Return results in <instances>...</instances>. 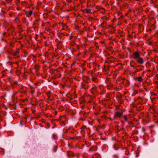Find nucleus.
Wrapping results in <instances>:
<instances>
[{
    "label": "nucleus",
    "mask_w": 158,
    "mask_h": 158,
    "mask_svg": "<svg viewBox=\"0 0 158 158\" xmlns=\"http://www.w3.org/2000/svg\"><path fill=\"white\" fill-rule=\"evenodd\" d=\"M19 1H17V2H16V3H15L17 5L18 4H19Z\"/></svg>",
    "instance_id": "obj_21"
},
{
    "label": "nucleus",
    "mask_w": 158,
    "mask_h": 158,
    "mask_svg": "<svg viewBox=\"0 0 158 158\" xmlns=\"http://www.w3.org/2000/svg\"><path fill=\"white\" fill-rule=\"evenodd\" d=\"M124 119L125 120V121L127 122V118L126 116V115H124Z\"/></svg>",
    "instance_id": "obj_14"
},
{
    "label": "nucleus",
    "mask_w": 158,
    "mask_h": 158,
    "mask_svg": "<svg viewBox=\"0 0 158 158\" xmlns=\"http://www.w3.org/2000/svg\"><path fill=\"white\" fill-rule=\"evenodd\" d=\"M91 80L94 82H97L98 79L96 77H91Z\"/></svg>",
    "instance_id": "obj_9"
},
{
    "label": "nucleus",
    "mask_w": 158,
    "mask_h": 158,
    "mask_svg": "<svg viewBox=\"0 0 158 158\" xmlns=\"http://www.w3.org/2000/svg\"><path fill=\"white\" fill-rule=\"evenodd\" d=\"M96 90L97 87L96 86L93 87L90 89L91 92L94 95H95L96 94Z\"/></svg>",
    "instance_id": "obj_4"
},
{
    "label": "nucleus",
    "mask_w": 158,
    "mask_h": 158,
    "mask_svg": "<svg viewBox=\"0 0 158 158\" xmlns=\"http://www.w3.org/2000/svg\"><path fill=\"white\" fill-rule=\"evenodd\" d=\"M138 92L137 90H135L133 93V95L135 96L138 93Z\"/></svg>",
    "instance_id": "obj_13"
},
{
    "label": "nucleus",
    "mask_w": 158,
    "mask_h": 158,
    "mask_svg": "<svg viewBox=\"0 0 158 158\" xmlns=\"http://www.w3.org/2000/svg\"><path fill=\"white\" fill-rule=\"evenodd\" d=\"M33 12L32 10H30L29 11H26V14L27 16L29 17L32 15Z\"/></svg>",
    "instance_id": "obj_8"
},
{
    "label": "nucleus",
    "mask_w": 158,
    "mask_h": 158,
    "mask_svg": "<svg viewBox=\"0 0 158 158\" xmlns=\"http://www.w3.org/2000/svg\"><path fill=\"white\" fill-rule=\"evenodd\" d=\"M142 77H138V81L139 82H141L142 81Z\"/></svg>",
    "instance_id": "obj_12"
},
{
    "label": "nucleus",
    "mask_w": 158,
    "mask_h": 158,
    "mask_svg": "<svg viewBox=\"0 0 158 158\" xmlns=\"http://www.w3.org/2000/svg\"><path fill=\"white\" fill-rule=\"evenodd\" d=\"M15 21L16 23L17 24H19V20L18 17H16L15 19Z\"/></svg>",
    "instance_id": "obj_10"
},
{
    "label": "nucleus",
    "mask_w": 158,
    "mask_h": 158,
    "mask_svg": "<svg viewBox=\"0 0 158 158\" xmlns=\"http://www.w3.org/2000/svg\"><path fill=\"white\" fill-rule=\"evenodd\" d=\"M6 34V33H4V35H5Z\"/></svg>",
    "instance_id": "obj_23"
},
{
    "label": "nucleus",
    "mask_w": 158,
    "mask_h": 158,
    "mask_svg": "<svg viewBox=\"0 0 158 158\" xmlns=\"http://www.w3.org/2000/svg\"><path fill=\"white\" fill-rule=\"evenodd\" d=\"M72 0H67V2L68 3L71 2Z\"/></svg>",
    "instance_id": "obj_20"
},
{
    "label": "nucleus",
    "mask_w": 158,
    "mask_h": 158,
    "mask_svg": "<svg viewBox=\"0 0 158 158\" xmlns=\"http://www.w3.org/2000/svg\"><path fill=\"white\" fill-rule=\"evenodd\" d=\"M53 137L54 139H56V135H53Z\"/></svg>",
    "instance_id": "obj_18"
},
{
    "label": "nucleus",
    "mask_w": 158,
    "mask_h": 158,
    "mask_svg": "<svg viewBox=\"0 0 158 158\" xmlns=\"http://www.w3.org/2000/svg\"><path fill=\"white\" fill-rule=\"evenodd\" d=\"M82 80L83 81L82 82H85L86 83L89 82L88 78L85 76H83L82 77Z\"/></svg>",
    "instance_id": "obj_6"
},
{
    "label": "nucleus",
    "mask_w": 158,
    "mask_h": 158,
    "mask_svg": "<svg viewBox=\"0 0 158 158\" xmlns=\"http://www.w3.org/2000/svg\"><path fill=\"white\" fill-rule=\"evenodd\" d=\"M89 85L90 84L89 82H82L81 83V88L85 89H88Z\"/></svg>",
    "instance_id": "obj_1"
},
{
    "label": "nucleus",
    "mask_w": 158,
    "mask_h": 158,
    "mask_svg": "<svg viewBox=\"0 0 158 158\" xmlns=\"http://www.w3.org/2000/svg\"><path fill=\"white\" fill-rule=\"evenodd\" d=\"M85 10H86V12L87 13H89L90 14L92 13L91 9H90L88 8H86Z\"/></svg>",
    "instance_id": "obj_11"
},
{
    "label": "nucleus",
    "mask_w": 158,
    "mask_h": 158,
    "mask_svg": "<svg viewBox=\"0 0 158 158\" xmlns=\"http://www.w3.org/2000/svg\"><path fill=\"white\" fill-rule=\"evenodd\" d=\"M91 149H89V151H91Z\"/></svg>",
    "instance_id": "obj_25"
},
{
    "label": "nucleus",
    "mask_w": 158,
    "mask_h": 158,
    "mask_svg": "<svg viewBox=\"0 0 158 158\" xmlns=\"http://www.w3.org/2000/svg\"><path fill=\"white\" fill-rule=\"evenodd\" d=\"M38 20H38V19H37V20H36L35 21H38Z\"/></svg>",
    "instance_id": "obj_22"
},
{
    "label": "nucleus",
    "mask_w": 158,
    "mask_h": 158,
    "mask_svg": "<svg viewBox=\"0 0 158 158\" xmlns=\"http://www.w3.org/2000/svg\"><path fill=\"white\" fill-rule=\"evenodd\" d=\"M5 27L6 28V26H5Z\"/></svg>",
    "instance_id": "obj_26"
},
{
    "label": "nucleus",
    "mask_w": 158,
    "mask_h": 158,
    "mask_svg": "<svg viewBox=\"0 0 158 158\" xmlns=\"http://www.w3.org/2000/svg\"><path fill=\"white\" fill-rule=\"evenodd\" d=\"M17 10H19V8H17Z\"/></svg>",
    "instance_id": "obj_24"
},
{
    "label": "nucleus",
    "mask_w": 158,
    "mask_h": 158,
    "mask_svg": "<svg viewBox=\"0 0 158 158\" xmlns=\"http://www.w3.org/2000/svg\"><path fill=\"white\" fill-rule=\"evenodd\" d=\"M86 127L85 126H83L82 127H81V129H86Z\"/></svg>",
    "instance_id": "obj_16"
},
{
    "label": "nucleus",
    "mask_w": 158,
    "mask_h": 158,
    "mask_svg": "<svg viewBox=\"0 0 158 158\" xmlns=\"http://www.w3.org/2000/svg\"><path fill=\"white\" fill-rule=\"evenodd\" d=\"M122 115V113L119 112H116L115 113L114 116L117 117H120Z\"/></svg>",
    "instance_id": "obj_7"
},
{
    "label": "nucleus",
    "mask_w": 158,
    "mask_h": 158,
    "mask_svg": "<svg viewBox=\"0 0 158 158\" xmlns=\"http://www.w3.org/2000/svg\"><path fill=\"white\" fill-rule=\"evenodd\" d=\"M19 50L18 49L15 52H13L12 53V54H13V56H14V57L15 58H17L19 57Z\"/></svg>",
    "instance_id": "obj_3"
},
{
    "label": "nucleus",
    "mask_w": 158,
    "mask_h": 158,
    "mask_svg": "<svg viewBox=\"0 0 158 158\" xmlns=\"http://www.w3.org/2000/svg\"><path fill=\"white\" fill-rule=\"evenodd\" d=\"M81 130L80 131V132L81 133H83L85 131L84 130V129H81Z\"/></svg>",
    "instance_id": "obj_17"
},
{
    "label": "nucleus",
    "mask_w": 158,
    "mask_h": 158,
    "mask_svg": "<svg viewBox=\"0 0 158 158\" xmlns=\"http://www.w3.org/2000/svg\"><path fill=\"white\" fill-rule=\"evenodd\" d=\"M142 70V69H137L135 71V72H134V73H136V72L139 71H141Z\"/></svg>",
    "instance_id": "obj_15"
},
{
    "label": "nucleus",
    "mask_w": 158,
    "mask_h": 158,
    "mask_svg": "<svg viewBox=\"0 0 158 158\" xmlns=\"http://www.w3.org/2000/svg\"><path fill=\"white\" fill-rule=\"evenodd\" d=\"M136 60L138 64H142L144 62V61L143 58L141 57L140 56L139 58L137 59Z\"/></svg>",
    "instance_id": "obj_5"
},
{
    "label": "nucleus",
    "mask_w": 158,
    "mask_h": 158,
    "mask_svg": "<svg viewBox=\"0 0 158 158\" xmlns=\"http://www.w3.org/2000/svg\"><path fill=\"white\" fill-rule=\"evenodd\" d=\"M140 56V55L139 54V51H136L133 53L132 57L134 59L136 60Z\"/></svg>",
    "instance_id": "obj_2"
},
{
    "label": "nucleus",
    "mask_w": 158,
    "mask_h": 158,
    "mask_svg": "<svg viewBox=\"0 0 158 158\" xmlns=\"http://www.w3.org/2000/svg\"><path fill=\"white\" fill-rule=\"evenodd\" d=\"M130 66L131 67H133L134 69H135L136 68V67H135L134 65H131L130 64Z\"/></svg>",
    "instance_id": "obj_19"
}]
</instances>
